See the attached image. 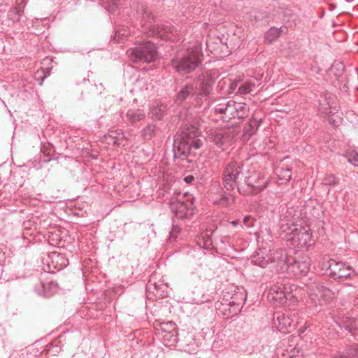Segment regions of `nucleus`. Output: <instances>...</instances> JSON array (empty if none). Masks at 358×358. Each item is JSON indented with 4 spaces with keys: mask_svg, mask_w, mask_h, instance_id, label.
I'll return each instance as SVG.
<instances>
[{
    "mask_svg": "<svg viewBox=\"0 0 358 358\" xmlns=\"http://www.w3.org/2000/svg\"><path fill=\"white\" fill-rule=\"evenodd\" d=\"M199 137L200 131L194 127L178 134L174 141L175 156L184 158L192 153L194 155L193 150L199 149L203 144Z\"/></svg>",
    "mask_w": 358,
    "mask_h": 358,
    "instance_id": "nucleus-1",
    "label": "nucleus"
},
{
    "mask_svg": "<svg viewBox=\"0 0 358 358\" xmlns=\"http://www.w3.org/2000/svg\"><path fill=\"white\" fill-rule=\"evenodd\" d=\"M280 233L294 247H306L310 245L313 242L312 235L308 229L287 220L282 221Z\"/></svg>",
    "mask_w": 358,
    "mask_h": 358,
    "instance_id": "nucleus-2",
    "label": "nucleus"
},
{
    "mask_svg": "<svg viewBox=\"0 0 358 358\" xmlns=\"http://www.w3.org/2000/svg\"><path fill=\"white\" fill-rule=\"evenodd\" d=\"M213 83L214 80L210 75L203 74L192 83L182 88L177 95L176 101L180 103L189 94H192L198 98V103H199L200 101L202 102L203 100L207 99Z\"/></svg>",
    "mask_w": 358,
    "mask_h": 358,
    "instance_id": "nucleus-3",
    "label": "nucleus"
},
{
    "mask_svg": "<svg viewBox=\"0 0 358 358\" xmlns=\"http://www.w3.org/2000/svg\"><path fill=\"white\" fill-rule=\"evenodd\" d=\"M201 49L194 45L187 50H180L172 61L173 67L179 73H188L193 71L201 61Z\"/></svg>",
    "mask_w": 358,
    "mask_h": 358,
    "instance_id": "nucleus-4",
    "label": "nucleus"
},
{
    "mask_svg": "<svg viewBox=\"0 0 358 358\" xmlns=\"http://www.w3.org/2000/svg\"><path fill=\"white\" fill-rule=\"evenodd\" d=\"M141 24L142 32L148 36H157L162 38H170L169 34H171L174 29L168 23L161 25L156 24L152 13L148 8L143 10Z\"/></svg>",
    "mask_w": 358,
    "mask_h": 358,
    "instance_id": "nucleus-5",
    "label": "nucleus"
},
{
    "mask_svg": "<svg viewBox=\"0 0 358 358\" xmlns=\"http://www.w3.org/2000/svg\"><path fill=\"white\" fill-rule=\"evenodd\" d=\"M268 183V179L255 169H245L243 184L239 185V192L243 194H257L262 191Z\"/></svg>",
    "mask_w": 358,
    "mask_h": 358,
    "instance_id": "nucleus-6",
    "label": "nucleus"
},
{
    "mask_svg": "<svg viewBox=\"0 0 358 358\" xmlns=\"http://www.w3.org/2000/svg\"><path fill=\"white\" fill-rule=\"evenodd\" d=\"M215 113L222 115L223 120L228 122L233 118L245 117L248 115L249 109L244 103L230 100L217 104L215 108Z\"/></svg>",
    "mask_w": 358,
    "mask_h": 358,
    "instance_id": "nucleus-7",
    "label": "nucleus"
},
{
    "mask_svg": "<svg viewBox=\"0 0 358 358\" xmlns=\"http://www.w3.org/2000/svg\"><path fill=\"white\" fill-rule=\"evenodd\" d=\"M245 168L237 162L229 163L223 173V183L227 189H233L236 186L239 191V185L243 184Z\"/></svg>",
    "mask_w": 358,
    "mask_h": 358,
    "instance_id": "nucleus-8",
    "label": "nucleus"
},
{
    "mask_svg": "<svg viewBox=\"0 0 358 358\" xmlns=\"http://www.w3.org/2000/svg\"><path fill=\"white\" fill-rule=\"evenodd\" d=\"M194 200L193 195L188 192L178 194L171 201V209L179 218L191 216L194 214Z\"/></svg>",
    "mask_w": 358,
    "mask_h": 358,
    "instance_id": "nucleus-9",
    "label": "nucleus"
},
{
    "mask_svg": "<svg viewBox=\"0 0 358 358\" xmlns=\"http://www.w3.org/2000/svg\"><path fill=\"white\" fill-rule=\"evenodd\" d=\"M130 56L135 62H153L157 57V48L150 41L139 43L135 48L130 50Z\"/></svg>",
    "mask_w": 358,
    "mask_h": 358,
    "instance_id": "nucleus-10",
    "label": "nucleus"
},
{
    "mask_svg": "<svg viewBox=\"0 0 358 358\" xmlns=\"http://www.w3.org/2000/svg\"><path fill=\"white\" fill-rule=\"evenodd\" d=\"M236 136V132L234 129L217 128L207 131V141L224 150L231 143Z\"/></svg>",
    "mask_w": 358,
    "mask_h": 358,
    "instance_id": "nucleus-11",
    "label": "nucleus"
},
{
    "mask_svg": "<svg viewBox=\"0 0 358 358\" xmlns=\"http://www.w3.org/2000/svg\"><path fill=\"white\" fill-rule=\"evenodd\" d=\"M299 322V313L296 310H285L275 313L274 325L280 331L290 332Z\"/></svg>",
    "mask_w": 358,
    "mask_h": 358,
    "instance_id": "nucleus-12",
    "label": "nucleus"
},
{
    "mask_svg": "<svg viewBox=\"0 0 358 358\" xmlns=\"http://www.w3.org/2000/svg\"><path fill=\"white\" fill-rule=\"evenodd\" d=\"M307 292L311 301L320 305L329 302L334 296L331 290L317 282L308 285Z\"/></svg>",
    "mask_w": 358,
    "mask_h": 358,
    "instance_id": "nucleus-13",
    "label": "nucleus"
},
{
    "mask_svg": "<svg viewBox=\"0 0 358 358\" xmlns=\"http://www.w3.org/2000/svg\"><path fill=\"white\" fill-rule=\"evenodd\" d=\"M329 270L330 275L334 279L343 280L351 277L354 273V269L341 262L330 259L326 268Z\"/></svg>",
    "mask_w": 358,
    "mask_h": 358,
    "instance_id": "nucleus-14",
    "label": "nucleus"
},
{
    "mask_svg": "<svg viewBox=\"0 0 358 358\" xmlns=\"http://www.w3.org/2000/svg\"><path fill=\"white\" fill-rule=\"evenodd\" d=\"M159 326V334L164 345L167 347L174 346L178 341L176 324L170 321L163 322Z\"/></svg>",
    "mask_w": 358,
    "mask_h": 358,
    "instance_id": "nucleus-15",
    "label": "nucleus"
},
{
    "mask_svg": "<svg viewBox=\"0 0 358 358\" xmlns=\"http://www.w3.org/2000/svg\"><path fill=\"white\" fill-rule=\"evenodd\" d=\"M43 262L47 265L48 272L52 273L55 270H60L66 267L69 261L67 258L58 252H52L43 258Z\"/></svg>",
    "mask_w": 358,
    "mask_h": 358,
    "instance_id": "nucleus-16",
    "label": "nucleus"
},
{
    "mask_svg": "<svg viewBox=\"0 0 358 358\" xmlns=\"http://www.w3.org/2000/svg\"><path fill=\"white\" fill-rule=\"evenodd\" d=\"M310 259L308 257H303L294 260L293 262L288 261L286 269L288 272L297 275H306L310 270Z\"/></svg>",
    "mask_w": 358,
    "mask_h": 358,
    "instance_id": "nucleus-17",
    "label": "nucleus"
},
{
    "mask_svg": "<svg viewBox=\"0 0 358 358\" xmlns=\"http://www.w3.org/2000/svg\"><path fill=\"white\" fill-rule=\"evenodd\" d=\"M287 295L285 294L281 287L275 285L270 288L267 294V299L275 305H283L286 303Z\"/></svg>",
    "mask_w": 358,
    "mask_h": 358,
    "instance_id": "nucleus-18",
    "label": "nucleus"
},
{
    "mask_svg": "<svg viewBox=\"0 0 358 358\" xmlns=\"http://www.w3.org/2000/svg\"><path fill=\"white\" fill-rule=\"evenodd\" d=\"M268 262L275 263L276 262L278 266L280 268V270H284L286 267L288 261L289 259L287 257V252L283 249L277 250L272 253L270 254L269 257H268Z\"/></svg>",
    "mask_w": 358,
    "mask_h": 358,
    "instance_id": "nucleus-19",
    "label": "nucleus"
},
{
    "mask_svg": "<svg viewBox=\"0 0 358 358\" xmlns=\"http://www.w3.org/2000/svg\"><path fill=\"white\" fill-rule=\"evenodd\" d=\"M245 301V295L242 292L235 294L231 297V301L228 303L229 307V312L234 314H236L240 312L243 305Z\"/></svg>",
    "mask_w": 358,
    "mask_h": 358,
    "instance_id": "nucleus-20",
    "label": "nucleus"
},
{
    "mask_svg": "<svg viewBox=\"0 0 358 358\" xmlns=\"http://www.w3.org/2000/svg\"><path fill=\"white\" fill-rule=\"evenodd\" d=\"M145 117V113L141 109H130L126 114L127 120L132 124L143 120Z\"/></svg>",
    "mask_w": 358,
    "mask_h": 358,
    "instance_id": "nucleus-21",
    "label": "nucleus"
},
{
    "mask_svg": "<svg viewBox=\"0 0 358 358\" xmlns=\"http://www.w3.org/2000/svg\"><path fill=\"white\" fill-rule=\"evenodd\" d=\"M235 197L231 192H224L220 199H213V203L222 207H227L233 204Z\"/></svg>",
    "mask_w": 358,
    "mask_h": 358,
    "instance_id": "nucleus-22",
    "label": "nucleus"
},
{
    "mask_svg": "<svg viewBox=\"0 0 358 358\" xmlns=\"http://www.w3.org/2000/svg\"><path fill=\"white\" fill-rule=\"evenodd\" d=\"M164 110L165 106L164 105L155 102L150 108L149 115L153 120H159L163 116Z\"/></svg>",
    "mask_w": 358,
    "mask_h": 358,
    "instance_id": "nucleus-23",
    "label": "nucleus"
},
{
    "mask_svg": "<svg viewBox=\"0 0 358 358\" xmlns=\"http://www.w3.org/2000/svg\"><path fill=\"white\" fill-rule=\"evenodd\" d=\"M343 326L350 331H354L356 336L358 334V320L352 317H345L343 319Z\"/></svg>",
    "mask_w": 358,
    "mask_h": 358,
    "instance_id": "nucleus-24",
    "label": "nucleus"
},
{
    "mask_svg": "<svg viewBox=\"0 0 358 358\" xmlns=\"http://www.w3.org/2000/svg\"><path fill=\"white\" fill-rule=\"evenodd\" d=\"M275 173L276 174L278 179L282 181H289L292 177L291 169L283 166H278L275 169Z\"/></svg>",
    "mask_w": 358,
    "mask_h": 358,
    "instance_id": "nucleus-25",
    "label": "nucleus"
},
{
    "mask_svg": "<svg viewBox=\"0 0 358 358\" xmlns=\"http://www.w3.org/2000/svg\"><path fill=\"white\" fill-rule=\"evenodd\" d=\"M43 290L37 291L38 294L43 295L45 297H49L55 293L57 290V285L53 282H48V284H43Z\"/></svg>",
    "mask_w": 358,
    "mask_h": 358,
    "instance_id": "nucleus-26",
    "label": "nucleus"
},
{
    "mask_svg": "<svg viewBox=\"0 0 358 358\" xmlns=\"http://www.w3.org/2000/svg\"><path fill=\"white\" fill-rule=\"evenodd\" d=\"M262 253V252H258L256 255L252 256L251 262L255 265H257L261 267H266L268 263V259L264 257Z\"/></svg>",
    "mask_w": 358,
    "mask_h": 358,
    "instance_id": "nucleus-27",
    "label": "nucleus"
},
{
    "mask_svg": "<svg viewBox=\"0 0 358 358\" xmlns=\"http://www.w3.org/2000/svg\"><path fill=\"white\" fill-rule=\"evenodd\" d=\"M120 0H101V3L110 13H115L118 10V2Z\"/></svg>",
    "mask_w": 358,
    "mask_h": 358,
    "instance_id": "nucleus-28",
    "label": "nucleus"
},
{
    "mask_svg": "<svg viewBox=\"0 0 358 358\" xmlns=\"http://www.w3.org/2000/svg\"><path fill=\"white\" fill-rule=\"evenodd\" d=\"M130 34V30L127 27L119 28L114 36V39L117 42H123Z\"/></svg>",
    "mask_w": 358,
    "mask_h": 358,
    "instance_id": "nucleus-29",
    "label": "nucleus"
},
{
    "mask_svg": "<svg viewBox=\"0 0 358 358\" xmlns=\"http://www.w3.org/2000/svg\"><path fill=\"white\" fill-rule=\"evenodd\" d=\"M282 32L281 28L271 27L269 30L265 34V38L268 42H272L278 38Z\"/></svg>",
    "mask_w": 358,
    "mask_h": 358,
    "instance_id": "nucleus-30",
    "label": "nucleus"
},
{
    "mask_svg": "<svg viewBox=\"0 0 358 358\" xmlns=\"http://www.w3.org/2000/svg\"><path fill=\"white\" fill-rule=\"evenodd\" d=\"M282 358H303L302 352L296 348L287 349L282 354Z\"/></svg>",
    "mask_w": 358,
    "mask_h": 358,
    "instance_id": "nucleus-31",
    "label": "nucleus"
},
{
    "mask_svg": "<svg viewBox=\"0 0 358 358\" xmlns=\"http://www.w3.org/2000/svg\"><path fill=\"white\" fill-rule=\"evenodd\" d=\"M255 87V84L252 81H246L243 83L238 90V92L240 94H246L253 91Z\"/></svg>",
    "mask_w": 358,
    "mask_h": 358,
    "instance_id": "nucleus-32",
    "label": "nucleus"
},
{
    "mask_svg": "<svg viewBox=\"0 0 358 358\" xmlns=\"http://www.w3.org/2000/svg\"><path fill=\"white\" fill-rule=\"evenodd\" d=\"M200 248H209L212 245V241L208 234L201 235L196 241Z\"/></svg>",
    "mask_w": 358,
    "mask_h": 358,
    "instance_id": "nucleus-33",
    "label": "nucleus"
},
{
    "mask_svg": "<svg viewBox=\"0 0 358 358\" xmlns=\"http://www.w3.org/2000/svg\"><path fill=\"white\" fill-rule=\"evenodd\" d=\"M257 127V123L256 121H250L248 128H245L243 134V139L246 141L249 139V138L255 133L256 131V127Z\"/></svg>",
    "mask_w": 358,
    "mask_h": 358,
    "instance_id": "nucleus-34",
    "label": "nucleus"
},
{
    "mask_svg": "<svg viewBox=\"0 0 358 358\" xmlns=\"http://www.w3.org/2000/svg\"><path fill=\"white\" fill-rule=\"evenodd\" d=\"M155 131V126L153 124H148V127L143 129V136L145 139L151 138Z\"/></svg>",
    "mask_w": 358,
    "mask_h": 358,
    "instance_id": "nucleus-35",
    "label": "nucleus"
},
{
    "mask_svg": "<svg viewBox=\"0 0 358 358\" xmlns=\"http://www.w3.org/2000/svg\"><path fill=\"white\" fill-rule=\"evenodd\" d=\"M338 180L337 179V178H336L334 176H332V175L327 176L323 180V182L325 185H331V186L336 185L338 183Z\"/></svg>",
    "mask_w": 358,
    "mask_h": 358,
    "instance_id": "nucleus-36",
    "label": "nucleus"
},
{
    "mask_svg": "<svg viewBox=\"0 0 358 358\" xmlns=\"http://www.w3.org/2000/svg\"><path fill=\"white\" fill-rule=\"evenodd\" d=\"M243 224L247 228H250V227H253V225H254L253 218L249 215L245 216L243 219Z\"/></svg>",
    "mask_w": 358,
    "mask_h": 358,
    "instance_id": "nucleus-37",
    "label": "nucleus"
},
{
    "mask_svg": "<svg viewBox=\"0 0 358 358\" xmlns=\"http://www.w3.org/2000/svg\"><path fill=\"white\" fill-rule=\"evenodd\" d=\"M348 162L354 166H358V154L355 153L348 157Z\"/></svg>",
    "mask_w": 358,
    "mask_h": 358,
    "instance_id": "nucleus-38",
    "label": "nucleus"
},
{
    "mask_svg": "<svg viewBox=\"0 0 358 358\" xmlns=\"http://www.w3.org/2000/svg\"><path fill=\"white\" fill-rule=\"evenodd\" d=\"M14 14L16 15L17 17H14L13 20H17L21 15L20 10L19 9H17V8H15L9 12L10 16H13V15H14Z\"/></svg>",
    "mask_w": 358,
    "mask_h": 358,
    "instance_id": "nucleus-39",
    "label": "nucleus"
},
{
    "mask_svg": "<svg viewBox=\"0 0 358 358\" xmlns=\"http://www.w3.org/2000/svg\"><path fill=\"white\" fill-rule=\"evenodd\" d=\"M334 69H337L338 70H340L341 71H343L344 70V65L342 63H334L332 65L331 71H333Z\"/></svg>",
    "mask_w": 358,
    "mask_h": 358,
    "instance_id": "nucleus-40",
    "label": "nucleus"
},
{
    "mask_svg": "<svg viewBox=\"0 0 358 358\" xmlns=\"http://www.w3.org/2000/svg\"><path fill=\"white\" fill-rule=\"evenodd\" d=\"M320 110L324 114H329L331 113V110L330 108H322V106L320 107Z\"/></svg>",
    "mask_w": 358,
    "mask_h": 358,
    "instance_id": "nucleus-41",
    "label": "nucleus"
},
{
    "mask_svg": "<svg viewBox=\"0 0 358 358\" xmlns=\"http://www.w3.org/2000/svg\"><path fill=\"white\" fill-rule=\"evenodd\" d=\"M184 180L187 183H191L194 180V177L193 176H187L184 178Z\"/></svg>",
    "mask_w": 358,
    "mask_h": 358,
    "instance_id": "nucleus-42",
    "label": "nucleus"
},
{
    "mask_svg": "<svg viewBox=\"0 0 358 358\" xmlns=\"http://www.w3.org/2000/svg\"><path fill=\"white\" fill-rule=\"evenodd\" d=\"M353 352H351L355 357H358V344H355L353 347Z\"/></svg>",
    "mask_w": 358,
    "mask_h": 358,
    "instance_id": "nucleus-43",
    "label": "nucleus"
},
{
    "mask_svg": "<svg viewBox=\"0 0 358 358\" xmlns=\"http://www.w3.org/2000/svg\"><path fill=\"white\" fill-rule=\"evenodd\" d=\"M109 138L110 139V141L113 142V143L115 144V143H117V138H115V137H112L110 136Z\"/></svg>",
    "mask_w": 358,
    "mask_h": 358,
    "instance_id": "nucleus-44",
    "label": "nucleus"
},
{
    "mask_svg": "<svg viewBox=\"0 0 358 358\" xmlns=\"http://www.w3.org/2000/svg\"><path fill=\"white\" fill-rule=\"evenodd\" d=\"M231 224L234 227H236V226L238 224V221H232V222H231Z\"/></svg>",
    "mask_w": 358,
    "mask_h": 358,
    "instance_id": "nucleus-45",
    "label": "nucleus"
}]
</instances>
